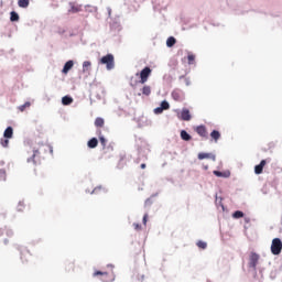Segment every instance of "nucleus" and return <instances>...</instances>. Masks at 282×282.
<instances>
[{
	"label": "nucleus",
	"mask_w": 282,
	"mask_h": 282,
	"mask_svg": "<svg viewBox=\"0 0 282 282\" xmlns=\"http://www.w3.org/2000/svg\"><path fill=\"white\" fill-rule=\"evenodd\" d=\"M10 21H12V22L19 21V13H17L15 11H12L10 13Z\"/></svg>",
	"instance_id": "obj_28"
},
{
	"label": "nucleus",
	"mask_w": 282,
	"mask_h": 282,
	"mask_svg": "<svg viewBox=\"0 0 282 282\" xmlns=\"http://www.w3.org/2000/svg\"><path fill=\"white\" fill-rule=\"evenodd\" d=\"M282 241L279 238H274L271 243L272 254H281Z\"/></svg>",
	"instance_id": "obj_3"
},
{
	"label": "nucleus",
	"mask_w": 282,
	"mask_h": 282,
	"mask_svg": "<svg viewBox=\"0 0 282 282\" xmlns=\"http://www.w3.org/2000/svg\"><path fill=\"white\" fill-rule=\"evenodd\" d=\"M99 65H106V69L111 70L116 67V58L113 54H107L99 59Z\"/></svg>",
	"instance_id": "obj_2"
},
{
	"label": "nucleus",
	"mask_w": 282,
	"mask_h": 282,
	"mask_svg": "<svg viewBox=\"0 0 282 282\" xmlns=\"http://www.w3.org/2000/svg\"><path fill=\"white\" fill-rule=\"evenodd\" d=\"M214 175H216V177H228L230 175V172H220V171H214Z\"/></svg>",
	"instance_id": "obj_20"
},
{
	"label": "nucleus",
	"mask_w": 282,
	"mask_h": 282,
	"mask_svg": "<svg viewBox=\"0 0 282 282\" xmlns=\"http://www.w3.org/2000/svg\"><path fill=\"white\" fill-rule=\"evenodd\" d=\"M151 67L147 66L140 72V82L141 85H144L147 80H149V76H151Z\"/></svg>",
	"instance_id": "obj_4"
},
{
	"label": "nucleus",
	"mask_w": 282,
	"mask_h": 282,
	"mask_svg": "<svg viewBox=\"0 0 282 282\" xmlns=\"http://www.w3.org/2000/svg\"><path fill=\"white\" fill-rule=\"evenodd\" d=\"M95 127H98V128L105 127V119H102V118H100V117L96 118V120H95Z\"/></svg>",
	"instance_id": "obj_21"
},
{
	"label": "nucleus",
	"mask_w": 282,
	"mask_h": 282,
	"mask_svg": "<svg viewBox=\"0 0 282 282\" xmlns=\"http://www.w3.org/2000/svg\"><path fill=\"white\" fill-rule=\"evenodd\" d=\"M169 109H171V105L169 104V101L164 100L161 102V107L154 109V113L156 116H160V113H163V111H166Z\"/></svg>",
	"instance_id": "obj_6"
},
{
	"label": "nucleus",
	"mask_w": 282,
	"mask_h": 282,
	"mask_svg": "<svg viewBox=\"0 0 282 282\" xmlns=\"http://www.w3.org/2000/svg\"><path fill=\"white\" fill-rule=\"evenodd\" d=\"M18 6L19 8H28L30 6V0H19Z\"/></svg>",
	"instance_id": "obj_25"
},
{
	"label": "nucleus",
	"mask_w": 282,
	"mask_h": 282,
	"mask_svg": "<svg viewBox=\"0 0 282 282\" xmlns=\"http://www.w3.org/2000/svg\"><path fill=\"white\" fill-rule=\"evenodd\" d=\"M175 43H177V40H175V37H173V36H170V37L166 40V45H167V47H173V45H175Z\"/></svg>",
	"instance_id": "obj_24"
},
{
	"label": "nucleus",
	"mask_w": 282,
	"mask_h": 282,
	"mask_svg": "<svg viewBox=\"0 0 282 282\" xmlns=\"http://www.w3.org/2000/svg\"><path fill=\"white\" fill-rule=\"evenodd\" d=\"M187 61H188V65H193L195 63V54L188 53Z\"/></svg>",
	"instance_id": "obj_29"
},
{
	"label": "nucleus",
	"mask_w": 282,
	"mask_h": 282,
	"mask_svg": "<svg viewBox=\"0 0 282 282\" xmlns=\"http://www.w3.org/2000/svg\"><path fill=\"white\" fill-rule=\"evenodd\" d=\"M1 235H3V229H0V237H1Z\"/></svg>",
	"instance_id": "obj_41"
},
{
	"label": "nucleus",
	"mask_w": 282,
	"mask_h": 282,
	"mask_svg": "<svg viewBox=\"0 0 282 282\" xmlns=\"http://www.w3.org/2000/svg\"><path fill=\"white\" fill-rule=\"evenodd\" d=\"M234 219H241L243 217V212L237 210L232 214Z\"/></svg>",
	"instance_id": "obj_31"
},
{
	"label": "nucleus",
	"mask_w": 282,
	"mask_h": 282,
	"mask_svg": "<svg viewBox=\"0 0 282 282\" xmlns=\"http://www.w3.org/2000/svg\"><path fill=\"white\" fill-rule=\"evenodd\" d=\"M197 246L200 248V250H206V248H208V243L202 240L197 242Z\"/></svg>",
	"instance_id": "obj_32"
},
{
	"label": "nucleus",
	"mask_w": 282,
	"mask_h": 282,
	"mask_svg": "<svg viewBox=\"0 0 282 282\" xmlns=\"http://www.w3.org/2000/svg\"><path fill=\"white\" fill-rule=\"evenodd\" d=\"M14 235V232H12V230H7V236L8 237H12Z\"/></svg>",
	"instance_id": "obj_38"
},
{
	"label": "nucleus",
	"mask_w": 282,
	"mask_h": 282,
	"mask_svg": "<svg viewBox=\"0 0 282 282\" xmlns=\"http://www.w3.org/2000/svg\"><path fill=\"white\" fill-rule=\"evenodd\" d=\"M8 144H10V140H9L8 138L1 139V145H2V147L7 148Z\"/></svg>",
	"instance_id": "obj_35"
},
{
	"label": "nucleus",
	"mask_w": 282,
	"mask_h": 282,
	"mask_svg": "<svg viewBox=\"0 0 282 282\" xmlns=\"http://www.w3.org/2000/svg\"><path fill=\"white\" fill-rule=\"evenodd\" d=\"M88 72H91V62L85 61L83 63V73L88 74Z\"/></svg>",
	"instance_id": "obj_16"
},
{
	"label": "nucleus",
	"mask_w": 282,
	"mask_h": 282,
	"mask_svg": "<svg viewBox=\"0 0 282 282\" xmlns=\"http://www.w3.org/2000/svg\"><path fill=\"white\" fill-rule=\"evenodd\" d=\"M46 151H50V147L45 143H40L37 145H34L33 155L31 159H28V162L37 164V162H41V155L45 154Z\"/></svg>",
	"instance_id": "obj_1"
},
{
	"label": "nucleus",
	"mask_w": 282,
	"mask_h": 282,
	"mask_svg": "<svg viewBox=\"0 0 282 282\" xmlns=\"http://www.w3.org/2000/svg\"><path fill=\"white\" fill-rule=\"evenodd\" d=\"M180 120H183L184 122H189L192 120L193 116H191V110L187 108H183L180 115Z\"/></svg>",
	"instance_id": "obj_7"
},
{
	"label": "nucleus",
	"mask_w": 282,
	"mask_h": 282,
	"mask_svg": "<svg viewBox=\"0 0 282 282\" xmlns=\"http://www.w3.org/2000/svg\"><path fill=\"white\" fill-rule=\"evenodd\" d=\"M94 276H101V281L102 282H111V281H113V275L112 274H109V273L102 272V271L95 272Z\"/></svg>",
	"instance_id": "obj_5"
},
{
	"label": "nucleus",
	"mask_w": 282,
	"mask_h": 282,
	"mask_svg": "<svg viewBox=\"0 0 282 282\" xmlns=\"http://www.w3.org/2000/svg\"><path fill=\"white\" fill-rule=\"evenodd\" d=\"M12 135H14V129H12V127H8L3 132V138L12 139Z\"/></svg>",
	"instance_id": "obj_15"
},
{
	"label": "nucleus",
	"mask_w": 282,
	"mask_h": 282,
	"mask_svg": "<svg viewBox=\"0 0 282 282\" xmlns=\"http://www.w3.org/2000/svg\"><path fill=\"white\" fill-rule=\"evenodd\" d=\"M142 94H143V96H151V86H143V88H142Z\"/></svg>",
	"instance_id": "obj_26"
},
{
	"label": "nucleus",
	"mask_w": 282,
	"mask_h": 282,
	"mask_svg": "<svg viewBox=\"0 0 282 282\" xmlns=\"http://www.w3.org/2000/svg\"><path fill=\"white\" fill-rule=\"evenodd\" d=\"M258 263H259V254H257L256 252H252L249 258V268H253V270H256Z\"/></svg>",
	"instance_id": "obj_8"
},
{
	"label": "nucleus",
	"mask_w": 282,
	"mask_h": 282,
	"mask_svg": "<svg viewBox=\"0 0 282 282\" xmlns=\"http://www.w3.org/2000/svg\"><path fill=\"white\" fill-rule=\"evenodd\" d=\"M210 138L213 140H215V142H217V140H219V138H221V133H219V131L217 130H214L212 133H210Z\"/></svg>",
	"instance_id": "obj_23"
},
{
	"label": "nucleus",
	"mask_w": 282,
	"mask_h": 282,
	"mask_svg": "<svg viewBox=\"0 0 282 282\" xmlns=\"http://www.w3.org/2000/svg\"><path fill=\"white\" fill-rule=\"evenodd\" d=\"M70 10L69 12H72L73 14H75L76 12H80V10H83V6L80 4H76L74 2H70Z\"/></svg>",
	"instance_id": "obj_13"
},
{
	"label": "nucleus",
	"mask_w": 282,
	"mask_h": 282,
	"mask_svg": "<svg viewBox=\"0 0 282 282\" xmlns=\"http://www.w3.org/2000/svg\"><path fill=\"white\" fill-rule=\"evenodd\" d=\"M7 173L6 170H0V182H6Z\"/></svg>",
	"instance_id": "obj_33"
},
{
	"label": "nucleus",
	"mask_w": 282,
	"mask_h": 282,
	"mask_svg": "<svg viewBox=\"0 0 282 282\" xmlns=\"http://www.w3.org/2000/svg\"><path fill=\"white\" fill-rule=\"evenodd\" d=\"M32 104L30 101H26L24 105L19 106V111H25V109H30Z\"/></svg>",
	"instance_id": "obj_27"
},
{
	"label": "nucleus",
	"mask_w": 282,
	"mask_h": 282,
	"mask_svg": "<svg viewBox=\"0 0 282 282\" xmlns=\"http://www.w3.org/2000/svg\"><path fill=\"white\" fill-rule=\"evenodd\" d=\"M28 257H30V251H28V250L21 251V261H22V263H28Z\"/></svg>",
	"instance_id": "obj_19"
},
{
	"label": "nucleus",
	"mask_w": 282,
	"mask_h": 282,
	"mask_svg": "<svg viewBox=\"0 0 282 282\" xmlns=\"http://www.w3.org/2000/svg\"><path fill=\"white\" fill-rule=\"evenodd\" d=\"M72 67H74V61L66 62L63 69H62V73L63 74H68L69 69H72Z\"/></svg>",
	"instance_id": "obj_14"
},
{
	"label": "nucleus",
	"mask_w": 282,
	"mask_h": 282,
	"mask_svg": "<svg viewBox=\"0 0 282 282\" xmlns=\"http://www.w3.org/2000/svg\"><path fill=\"white\" fill-rule=\"evenodd\" d=\"M265 164H267V161H265V160H262V161L260 162V164H258V165L254 166V173H256V175H261V173H263V169H264Z\"/></svg>",
	"instance_id": "obj_11"
},
{
	"label": "nucleus",
	"mask_w": 282,
	"mask_h": 282,
	"mask_svg": "<svg viewBox=\"0 0 282 282\" xmlns=\"http://www.w3.org/2000/svg\"><path fill=\"white\" fill-rule=\"evenodd\" d=\"M88 149H96L98 147V139L93 138L87 143Z\"/></svg>",
	"instance_id": "obj_17"
},
{
	"label": "nucleus",
	"mask_w": 282,
	"mask_h": 282,
	"mask_svg": "<svg viewBox=\"0 0 282 282\" xmlns=\"http://www.w3.org/2000/svg\"><path fill=\"white\" fill-rule=\"evenodd\" d=\"M198 160H212V162H215L217 158L213 153H198Z\"/></svg>",
	"instance_id": "obj_10"
},
{
	"label": "nucleus",
	"mask_w": 282,
	"mask_h": 282,
	"mask_svg": "<svg viewBox=\"0 0 282 282\" xmlns=\"http://www.w3.org/2000/svg\"><path fill=\"white\" fill-rule=\"evenodd\" d=\"M72 102H74V98H72L70 96H64L62 98V104L64 106L72 105Z\"/></svg>",
	"instance_id": "obj_18"
},
{
	"label": "nucleus",
	"mask_w": 282,
	"mask_h": 282,
	"mask_svg": "<svg viewBox=\"0 0 282 282\" xmlns=\"http://www.w3.org/2000/svg\"><path fill=\"white\" fill-rule=\"evenodd\" d=\"M141 169H147V164H145V163H142V164H141Z\"/></svg>",
	"instance_id": "obj_39"
},
{
	"label": "nucleus",
	"mask_w": 282,
	"mask_h": 282,
	"mask_svg": "<svg viewBox=\"0 0 282 282\" xmlns=\"http://www.w3.org/2000/svg\"><path fill=\"white\" fill-rule=\"evenodd\" d=\"M149 204H151V200H145V206H149Z\"/></svg>",
	"instance_id": "obj_40"
},
{
	"label": "nucleus",
	"mask_w": 282,
	"mask_h": 282,
	"mask_svg": "<svg viewBox=\"0 0 282 282\" xmlns=\"http://www.w3.org/2000/svg\"><path fill=\"white\" fill-rule=\"evenodd\" d=\"M181 138H182V140H185V142H188L191 140V134H188V132H186V130H182Z\"/></svg>",
	"instance_id": "obj_22"
},
{
	"label": "nucleus",
	"mask_w": 282,
	"mask_h": 282,
	"mask_svg": "<svg viewBox=\"0 0 282 282\" xmlns=\"http://www.w3.org/2000/svg\"><path fill=\"white\" fill-rule=\"evenodd\" d=\"M195 131L200 135V138L208 139V130H206V126H197Z\"/></svg>",
	"instance_id": "obj_9"
},
{
	"label": "nucleus",
	"mask_w": 282,
	"mask_h": 282,
	"mask_svg": "<svg viewBox=\"0 0 282 282\" xmlns=\"http://www.w3.org/2000/svg\"><path fill=\"white\" fill-rule=\"evenodd\" d=\"M148 219H149V214H145V215L143 216V224H144V226H147Z\"/></svg>",
	"instance_id": "obj_37"
},
{
	"label": "nucleus",
	"mask_w": 282,
	"mask_h": 282,
	"mask_svg": "<svg viewBox=\"0 0 282 282\" xmlns=\"http://www.w3.org/2000/svg\"><path fill=\"white\" fill-rule=\"evenodd\" d=\"M99 142L104 148L107 147V139H105V137H99Z\"/></svg>",
	"instance_id": "obj_34"
},
{
	"label": "nucleus",
	"mask_w": 282,
	"mask_h": 282,
	"mask_svg": "<svg viewBox=\"0 0 282 282\" xmlns=\"http://www.w3.org/2000/svg\"><path fill=\"white\" fill-rule=\"evenodd\" d=\"M172 98L173 100H175L176 102H182V100H184V97L182 96V90H174L172 93Z\"/></svg>",
	"instance_id": "obj_12"
},
{
	"label": "nucleus",
	"mask_w": 282,
	"mask_h": 282,
	"mask_svg": "<svg viewBox=\"0 0 282 282\" xmlns=\"http://www.w3.org/2000/svg\"><path fill=\"white\" fill-rule=\"evenodd\" d=\"M100 191H102V193H106V192H107V189H105L102 186H97V187H95V188L93 189V194H94V195H98V193H99Z\"/></svg>",
	"instance_id": "obj_30"
},
{
	"label": "nucleus",
	"mask_w": 282,
	"mask_h": 282,
	"mask_svg": "<svg viewBox=\"0 0 282 282\" xmlns=\"http://www.w3.org/2000/svg\"><path fill=\"white\" fill-rule=\"evenodd\" d=\"M4 243L8 245V239L4 240Z\"/></svg>",
	"instance_id": "obj_42"
},
{
	"label": "nucleus",
	"mask_w": 282,
	"mask_h": 282,
	"mask_svg": "<svg viewBox=\"0 0 282 282\" xmlns=\"http://www.w3.org/2000/svg\"><path fill=\"white\" fill-rule=\"evenodd\" d=\"M133 228H134V230H142V226L138 223L133 224Z\"/></svg>",
	"instance_id": "obj_36"
}]
</instances>
